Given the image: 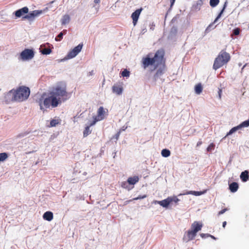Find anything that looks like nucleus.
I'll use <instances>...</instances> for the list:
<instances>
[{
    "label": "nucleus",
    "instance_id": "nucleus-50",
    "mask_svg": "<svg viewBox=\"0 0 249 249\" xmlns=\"http://www.w3.org/2000/svg\"><path fill=\"white\" fill-rule=\"evenodd\" d=\"M209 237H211L213 239H216L215 237H214L213 235H212L211 234H210V236H209Z\"/></svg>",
    "mask_w": 249,
    "mask_h": 249
},
{
    "label": "nucleus",
    "instance_id": "nucleus-13",
    "mask_svg": "<svg viewBox=\"0 0 249 249\" xmlns=\"http://www.w3.org/2000/svg\"><path fill=\"white\" fill-rule=\"evenodd\" d=\"M105 111L103 107H100L97 111V117L98 120H102L105 118Z\"/></svg>",
    "mask_w": 249,
    "mask_h": 249
},
{
    "label": "nucleus",
    "instance_id": "nucleus-41",
    "mask_svg": "<svg viewBox=\"0 0 249 249\" xmlns=\"http://www.w3.org/2000/svg\"><path fill=\"white\" fill-rule=\"evenodd\" d=\"M146 197V195H143V196H138L137 197H136V198H133V199H134V200H138V199H142V198H145Z\"/></svg>",
    "mask_w": 249,
    "mask_h": 249
},
{
    "label": "nucleus",
    "instance_id": "nucleus-1",
    "mask_svg": "<svg viewBox=\"0 0 249 249\" xmlns=\"http://www.w3.org/2000/svg\"><path fill=\"white\" fill-rule=\"evenodd\" d=\"M69 98L70 95L67 91L66 85L63 84H57L53 88L48 97L39 99L38 103L40 109L44 112L50 107H56Z\"/></svg>",
    "mask_w": 249,
    "mask_h": 249
},
{
    "label": "nucleus",
    "instance_id": "nucleus-38",
    "mask_svg": "<svg viewBox=\"0 0 249 249\" xmlns=\"http://www.w3.org/2000/svg\"><path fill=\"white\" fill-rule=\"evenodd\" d=\"M243 127H248L249 126V119L248 120L244 121L242 123Z\"/></svg>",
    "mask_w": 249,
    "mask_h": 249
},
{
    "label": "nucleus",
    "instance_id": "nucleus-20",
    "mask_svg": "<svg viewBox=\"0 0 249 249\" xmlns=\"http://www.w3.org/2000/svg\"><path fill=\"white\" fill-rule=\"evenodd\" d=\"M239 188V186L237 183L234 182L231 183L229 185V189L231 192L234 193L236 192Z\"/></svg>",
    "mask_w": 249,
    "mask_h": 249
},
{
    "label": "nucleus",
    "instance_id": "nucleus-16",
    "mask_svg": "<svg viewBox=\"0 0 249 249\" xmlns=\"http://www.w3.org/2000/svg\"><path fill=\"white\" fill-rule=\"evenodd\" d=\"M139 180V178L135 176L132 177H129L127 179V183L130 185H134L137 183Z\"/></svg>",
    "mask_w": 249,
    "mask_h": 249
},
{
    "label": "nucleus",
    "instance_id": "nucleus-47",
    "mask_svg": "<svg viewBox=\"0 0 249 249\" xmlns=\"http://www.w3.org/2000/svg\"><path fill=\"white\" fill-rule=\"evenodd\" d=\"M94 2L95 4H99L100 2V0H94Z\"/></svg>",
    "mask_w": 249,
    "mask_h": 249
},
{
    "label": "nucleus",
    "instance_id": "nucleus-5",
    "mask_svg": "<svg viewBox=\"0 0 249 249\" xmlns=\"http://www.w3.org/2000/svg\"><path fill=\"white\" fill-rule=\"evenodd\" d=\"M20 56L23 60H30L34 57V53L32 50L26 49L21 53Z\"/></svg>",
    "mask_w": 249,
    "mask_h": 249
},
{
    "label": "nucleus",
    "instance_id": "nucleus-44",
    "mask_svg": "<svg viewBox=\"0 0 249 249\" xmlns=\"http://www.w3.org/2000/svg\"><path fill=\"white\" fill-rule=\"evenodd\" d=\"M202 143V142L201 140L197 142V144H196V146L198 147L199 146H200V145H201Z\"/></svg>",
    "mask_w": 249,
    "mask_h": 249
},
{
    "label": "nucleus",
    "instance_id": "nucleus-12",
    "mask_svg": "<svg viewBox=\"0 0 249 249\" xmlns=\"http://www.w3.org/2000/svg\"><path fill=\"white\" fill-rule=\"evenodd\" d=\"M112 91L117 95H121L123 90V88L122 85H114L112 87Z\"/></svg>",
    "mask_w": 249,
    "mask_h": 249
},
{
    "label": "nucleus",
    "instance_id": "nucleus-37",
    "mask_svg": "<svg viewBox=\"0 0 249 249\" xmlns=\"http://www.w3.org/2000/svg\"><path fill=\"white\" fill-rule=\"evenodd\" d=\"M240 30L239 28H235L233 31V34L235 36H237L240 34Z\"/></svg>",
    "mask_w": 249,
    "mask_h": 249
},
{
    "label": "nucleus",
    "instance_id": "nucleus-26",
    "mask_svg": "<svg viewBox=\"0 0 249 249\" xmlns=\"http://www.w3.org/2000/svg\"><path fill=\"white\" fill-rule=\"evenodd\" d=\"M67 34V30H64L62 32L60 33L58 35L55 37V40L56 41H60L64 35H66Z\"/></svg>",
    "mask_w": 249,
    "mask_h": 249
},
{
    "label": "nucleus",
    "instance_id": "nucleus-10",
    "mask_svg": "<svg viewBox=\"0 0 249 249\" xmlns=\"http://www.w3.org/2000/svg\"><path fill=\"white\" fill-rule=\"evenodd\" d=\"M203 226L202 224L197 221H195L191 225V228L193 229L195 232H197L201 230Z\"/></svg>",
    "mask_w": 249,
    "mask_h": 249
},
{
    "label": "nucleus",
    "instance_id": "nucleus-15",
    "mask_svg": "<svg viewBox=\"0 0 249 249\" xmlns=\"http://www.w3.org/2000/svg\"><path fill=\"white\" fill-rule=\"evenodd\" d=\"M197 232L191 228L190 230L188 231L187 232V237L188 240H192L194 239L196 235Z\"/></svg>",
    "mask_w": 249,
    "mask_h": 249
},
{
    "label": "nucleus",
    "instance_id": "nucleus-33",
    "mask_svg": "<svg viewBox=\"0 0 249 249\" xmlns=\"http://www.w3.org/2000/svg\"><path fill=\"white\" fill-rule=\"evenodd\" d=\"M52 51L50 48H44L42 50L41 53L43 54H49L51 53Z\"/></svg>",
    "mask_w": 249,
    "mask_h": 249
},
{
    "label": "nucleus",
    "instance_id": "nucleus-17",
    "mask_svg": "<svg viewBox=\"0 0 249 249\" xmlns=\"http://www.w3.org/2000/svg\"><path fill=\"white\" fill-rule=\"evenodd\" d=\"M242 127H244L242 124V123L236 126L233 127L229 131V132L227 133V135H226V136L224 138H226V137L228 136L229 135L232 134V133L235 132L236 131H237V130H238Z\"/></svg>",
    "mask_w": 249,
    "mask_h": 249
},
{
    "label": "nucleus",
    "instance_id": "nucleus-32",
    "mask_svg": "<svg viewBox=\"0 0 249 249\" xmlns=\"http://www.w3.org/2000/svg\"><path fill=\"white\" fill-rule=\"evenodd\" d=\"M122 76L123 77H128L130 75V71H128L127 69H124L121 73Z\"/></svg>",
    "mask_w": 249,
    "mask_h": 249
},
{
    "label": "nucleus",
    "instance_id": "nucleus-6",
    "mask_svg": "<svg viewBox=\"0 0 249 249\" xmlns=\"http://www.w3.org/2000/svg\"><path fill=\"white\" fill-rule=\"evenodd\" d=\"M83 47L82 44H80L75 47H74L72 50L70 51L67 55L66 59H71L76 56L78 53L81 51Z\"/></svg>",
    "mask_w": 249,
    "mask_h": 249
},
{
    "label": "nucleus",
    "instance_id": "nucleus-34",
    "mask_svg": "<svg viewBox=\"0 0 249 249\" xmlns=\"http://www.w3.org/2000/svg\"><path fill=\"white\" fill-rule=\"evenodd\" d=\"M29 133H30V132H28V131L24 132L23 133H21L18 134L17 137V138H18L24 137V136L29 134Z\"/></svg>",
    "mask_w": 249,
    "mask_h": 249
},
{
    "label": "nucleus",
    "instance_id": "nucleus-42",
    "mask_svg": "<svg viewBox=\"0 0 249 249\" xmlns=\"http://www.w3.org/2000/svg\"><path fill=\"white\" fill-rule=\"evenodd\" d=\"M127 184H128L127 182H123L122 184V187L124 188H127Z\"/></svg>",
    "mask_w": 249,
    "mask_h": 249
},
{
    "label": "nucleus",
    "instance_id": "nucleus-3",
    "mask_svg": "<svg viewBox=\"0 0 249 249\" xmlns=\"http://www.w3.org/2000/svg\"><path fill=\"white\" fill-rule=\"evenodd\" d=\"M231 59V55L225 50H221L215 58L213 69L215 70L219 69L225 65H226Z\"/></svg>",
    "mask_w": 249,
    "mask_h": 249
},
{
    "label": "nucleus",
    "instance_id": "nucleus-4",
    "mask_svg": "<svg viewBox=\"0 0 249 249\" xmlns=\"http://www.w3.org/2000/svg\"><path fill=\"white\" fill-rule=\"evenodd\" d=\"M14 93L16 101L22 102L28 99L30 94V90L28 87L21 86L16 90L14 89Z\"/></svg>",
    "mask_w": 249,
    "mask_h": 249
},
{
    "label": "nucleus",
    "instance_id": "nucleus-31",
    "mask_svg": "<svg viewBox=\"0 0 249 249\" xmlns=\"http://www.w3.org/2000/svg\"><path fill=\"white\" fill-rule=\"evenodd\" d=\"M219 2V0H210V4L211 6L214 7H215Z\"/></svg>",
    "mask_w": 249,
    "mask_h": 249
},
{
    "label": "nucleus",
    "instance_id": "nucleus-9",
    "mask_svg": "<svg viewBox=\"0 0 249 249\" xmlns=\"http://www.w3.org/2000/svg\"><path fill=\"white\" fill-rule=\"evenodd\" d=\"M226 4H227V2H226L225 3V4H224V6H223V8L222 10L221 11V12L219 13V14H218V15L217 16V17L215 19V20H214V21H213V23H211V24L208 26V27H207V28L206 30H210L211 28H214L216 27V26H214V27H213V24H214V23H215V22L217 21V20H218V19L221 17V15H222V13H223V12H224V11L225 8H226Z\"/></svg>",
    "mask_w": 249,
    "mask_h": 249
},
{
    "label": "nucleus",
    "instance_id": "nucleus-46",
    "mask_svg": "<svg viewBox=\"0 0 249 249\" xmlns=\"http://www.w3.org/2000/svg\"><path fill=\"white\" fill-rule=\"evenodd\" d=\"M176 0H170L171 2V7L173 6L174 5Z\"/></svg>",
    "mask_w": 249,
    "mask_h": 249
},
{
    "label": "nucleus",
    "instance_id": "nucleus-27",
    "mask_svg": "<svg viewBox=\"0 0 249 249\" xmlns=\"http://www.w3.org/2000/svg\"><path fill=\"white\" fill-rule=\"evenodd\" d=\"M161 154L163 157L167 158L170 155L171 152L169 150L164 149L162 150Z\"/></svg>",
    "mask_w": 249,
    "mask_h": 249
},
{
    "label": "nucleus",
    "instance_id": "nucleus-28",
    "mask_svg": "<svg viewBox=\"0 0 249 249\" xmlns=\"http://www.w3.org/2000/svg\"><path fill=\"white\" fill-rule=\"evenodd\" d=\"M8 158V155L6 153H0V161H3Z\"/></svg>",
    "mask_w": 249,
    "mask_h": 249
},
{
    "label": "nucleus",
    "instance_id": "nucleus-23",
    "mask_svg": "<svg viewBox=\"0 0 249 249\" xmlns=\"http://www.w3.org/2000/svg\"><path fill=\"white\" fill-rule=\"evenodd\" d=\"M203 90V87L201 83L196 84L195 87V91L197 94H200Z\"/></svg>",
    "mask_w": 249,
    "mask_h": 249
},
{
    "label": "nucleus",
    "instance_id": "nucleus-24",
    "mask_svg": "<svg viewBox=\"0 0 249 249\" xmlns=\"http://www.w3.org/2000/svg\"><path fill=\"white\" fill-rule=\"evenodd\" d=\"M61 21L62 25L68 24L70 21V17L68 15H65L63 16Z\"/></svg>",
    "mask_w": 249,
    "mask_h": 249
},
{
    "label": "nucleus",
    "instance_id": "nucleus-43",
    "mask_svg": "<svg viewBox=\"0 0 249 249\" xmlns=\"http://www.w3.org/2000/svg\"><path fill=\"white\" fill-rule=\"evenodd\" d=\"M227 210L228 209L227 208L222 209V210H221L220 211H219L218 212V215H221V214L224 213L225 212H226L227 211Z\"/></svg>",
    "mask_w": 249,
    "mask_h": 249
},
{
    "label": "nucleus",
    "instance_id": "nucleus-7",
    "mask_svg": "<svg viewBox=\"0 0 249 249\" xmlns=\"http://www.w3.org/2000/svg\"><path fill=\"white\" fill-rule=\"evenodd\" d=\"M4 101L6 104L16 101V96L14 93V89L10 90L4 95Z\"/></svg>",
    "mask_w": 249,
    "mask_h": 249
},
{
    "label": "nucleus",
    "instance_id": "nucleus-8",
    "mask_svg": "<svg viewBox=\"0 0 249 249\" xmlns=\"http://www.w3.org/2000/svg\"><path fill=\"white\" fill-rule=\"evenodd\" d=\"M142 11V8L137 9L131 15V18L133 20V23L134 26H135L137 23L140 15Z\"/></svg>",
    "mask_w": 249,
    "mask_h": 249
},
{
    "label": "nucleus",
    "instance_id": "nucleus-48",
    "mask_svg": "<svg viewBox=\"0 0 249 249\" xmlns=\"http://www.w3.org/2000/svg\"><path fill=\"white\" fill-rule=\"evenodd\" d=\"M120 132H118V133L116 134V138L117 139H118V138H119V136H120Z\"/></svg>",
    "mask_w": 249,
    "mask_h": 249
},
{
    "label": "nucleus",
    "instance_id": "nucleus-19",
    "mask_svg": "<svg viewBox=\"0 0 249 249\" xmlns=\"http://www.w3.org/2000/svg\"><path fill=\"white\" fill-rule=\"evenodd\" d=\"M206 192V191H190L186 192L185 193L183 194V195H193L196 196H200L203 194H204Z\"/></svg>",
    "mask_w": 249,
    "mask_h": 249
},
{
    "label": "nucleus",
    "instance_id": "nucleus-30",
    "mask_svg": "<svg viewBox=\"0 0 249 249\" xmlns=\"http://www.w3.org/2000/svg\"><path fill=\"white\" fill-rule=\"evenodd\" d=\"M169 198L170 199V203L174 202L175 203L177 204L178 202L179 201V199L176 196H174L172 197L170 196L169 197Z\"/></svg>",
    "mask_w": 249,
    "mask_h": 249
},
{
    "label": "nucleus",
    "instance_id": "nucleus-35",
    "mask_svg": "<svg viewBox=\"0 0 249 249\" xmlns=\"http://www.w3.org/2000/svg\"><path fill=\"white\" fill-rule=\"evenodd\" d=\"M93 119H94L93 121L89 125V126H90V127L94 125L97 122L100 121L99 120H98L97 117H95V116L93 117Z\"/></svg>",
    "mask_w": 249,
    "mask_h": 249
},
{
    "label": "nucleus",
    "instance_id": "nucleus-40",
    "mask_svg": "<svg viewBox=\"0 0 249 249\" xmlns=\"http://www.w3.org/2000/svg\"><path fill=\"white\" fill-rule=\"evenodd\" d=\"M209 236H210V234L209 233H201L200 234V236L203 238L209 237Z\"/></svg>",
    "mask_w": 249,
    "mask_h": 249
},
{
    "label": "nucleus",
    "instance_id": "nucleus-49",
    "mask_svg": "<svg viewBox=\"0 0 249 249\" xmlns=\"http://www.w3.org/2000/svg\"><path fill=\"white\" fill-rule=\"evenodd\" d=\"M226 224H227V222H226V221H224V222H223V224H222V226H223V228H225V226H226Z\"/></svg>",
    "mask_w": 249,
    "mask_h": 249
},
{
    "label": "nucleus",
    "instance_id": "nucleus-39",
    "mask_svg": "<svg viewBox=\"0 0 249 249\" xmlns=\"http://www.w3.org/2000/svg\"><path fill=\"white\" fill-rule=\"evenodd\" d=\"M162 73H163L162 70L160 69H159L157 71L156 73L155 74V76H158L162 74Z\"/></svg>",
    "mask_w": 249,
    "mask_h": 249
},
{
    "label": "nucleus",
    "instance_id": "nucleus-29",
    "mask_svg": "<svg viewBox=\"0 0 249 249\" xmlns=\"http://www.w3.org/2000/svg\"><path fill=\"white\" fill-rule=\"evenodd\" d=\"M59 124V122L58 120L53 119L51 121L50 123V126L53 127L55 126L57 124Z\"/></svg>",
    "mask_w": 249,
    "mask_h": 249
},
{
    "label": "nucleus",
    "instance_id": "nucleus-45",
    "mask_svg": "<svg viewBox=\"0 0 249 249\" xmlns=\"http://www.w3.org/2000/svg\"><path fill=\"white\" fill-rule=\"evenodd\" d=\"M221 93H222V90L221 89H219L218 95H219V97L220 99L221 98Z\"/></svg>",
    "mask_w": 249,
    "mask_h": 249
},
{
    "label": "nucleus",
    "instance_id": "nucleus-14",
    "mask_svg": "<svg viewBox=\"0 0 249 249\" xmlns=\"http://www.w3.org/2000/svg\"><path fill=\"white\" fill-rule=\"evenodd\" d=\"M53 213L50 211L45 212L43 215V219L48 221H51L53 219Z\"/></svg>",
    "mask_w": 249,
    "mask_h": 249
},
{
    "label": "nucleus",
    "instance_id": "nucleus-25",
    "mask_svg": "<svg viewBox=\"0 0 249 249\" xmlns=\"http://www.w3.org/2000/svg\"><path fill=\"white\" fill-rule=\"evenodd\" d=\"M90 126H87L83 131V137H86L91 133V130L90 129Z\"/></svg>",
    "mask_w": 249,
    "mask_h": 249
},
{
    "label": "nucleus",
    "instance_id": "nucleus-22",
    "mask_svg": "<svg viewBox=\"0 0 249 249\" xmlns=\"http://www.w3.org/2000/svg\"><path fill=\"white\" fill-rule=\"evenodd\" d=\"M40 13H41V12H39L37 11H33L32 13L29 14L28 15H27L26 16H25L24 18H28V19H33L35 17L37 16Z\"/></svg>",
    "mask_w": 249,
    "mask_h": 249
},
{
    "label": "nucleus",
    "instance_id": "nucleus-21",
    "mask_svg": "<svg viewBox=\"0 0 249 249\" xmlns=\"http://www.w3.org/2000/svg\"><path fill=\"white\" fill-rule=\"evenodd\" d=\"M240 178L241 180L243 182H246L249 179V172L247 170H245L244 172H242L240 175Z\"/></svg>",
    "mask_w": 249,
    "mask_h": 249
},
{
    "label": "nucleus",
    "instance_id": "nucleus-2",
    "mask_svg": "<svg viewBox=\"0 0 249 249\" xmlns=\"http://www.w3.org/2000/svg\"><path fill=\"white\" fill-rule=\"evenodd\" d=\"M166 59L165 58V51L161 48L158 50L153 56L151 53H148L142 59V66L144 69L151 67V71L157 69L160 66H165Z\"/></svg>",
    "mask_w": 249,
    "mask_h": 249
},
{
    "label": "nucleus",
    "instance_id": "nucleus-18",
    "mask_svg": "<svg viewBox=\"0 0 249 249\" xmlns=\"http://www.w3.org/2000/svg\"><path fill=\"white\" fill-rule=\"evenodd\" d=\"M158 204H160V206H162L163 207H168L169 204H170V201L169 197H168L166 199L158 202Z\"/></svg>",
    "mask_w": 249,
    "mask_h": 249
},
{
    "label": "nucleus",
    "instance_id": "nucleus-11",
    "mask_svg": "<svg viewBox=\"0 0 249 249\" xmlns=\"http://www.w3.org/2000/svg\"><path fill=\"white\" fill-rule=\"evenodd\" d=\"M29 11L28 8L27 7H24L21 9H20L15 12V16L18 18H19L23 16L25 14L28 13Z\"/></svg>",
    "mask_w": 249,
    "mask_h": 249
},
{
    "label": "nucleus",
    "instance_id": "nucleus-51",
    "mask_svg": "<svg viewBox=\"0 0 249 249\" xmlns=\"http://www.w3.org/2000/svg\"><path fill=\"white\" fill-rule=\"evenodd\" d=\"M160 201L155 200V201H154L153 203L155 204H158V202H160Z\"/></svg>",
    "mask_w": 249,
    "mask_h": 249
},
{
    "label": "nucleus",
    "instance_id": "nucleus-36",
    "mask_svg": "<svg viewBox=\"0 0 249 249\" xmlns=\"http://www.w3.org/2000/svg\"><path fill=\"white\" fill-rule=\"evenodd\" d=\"M214 146L215 145L213 143H211L207 148V151H211L212 150L214 149Z\"/></svg>",
    "mask_w": 249,
    "mask_h": 249
}]
</instances>
